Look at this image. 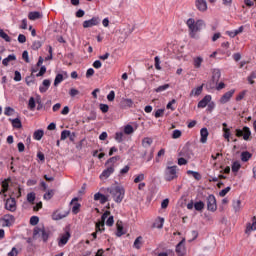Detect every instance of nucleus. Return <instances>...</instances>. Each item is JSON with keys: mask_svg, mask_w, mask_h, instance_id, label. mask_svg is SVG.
Returning a JSON list of instances; mask_svg holds the SVG:
<instances>
[{"mask_svg": "<svg viewBox=\"0 0 256 256\" xmlns=\"http://www.w3.org/2000/svg\"><path fill=\"white\" fill-rule=\"evenodd\" d=\"M186 25L188 27L189 37H191V39H199V34L197 33L205 27V21L201 19L195 21V19L189 18L186 21Z\"/></svg>", "mask_w": 256, "mask_h": 256, "instance_id": "f257e3e1", "label": "nucleus"}, {"mask_svg": "<svg viewBox=\"0 0 256 256\" xmlns=\"http://www.w3.org/2000/svg\"><path fill=\"white\" fill-rule=\"evenodd\" d=\"M109 193L112 195L115 203H121L125 199V188L123 186L110 188Z\"/></svg>", "mask_w": 256, "mask_h": 256, "instance_id": "f03ea898", "label": "nucleus"}, {"mask_svg": "<svg viewBox=\"0 0 256 256\" xmlns=\"http://www.w3.org/2000/svg\"><path fill=\"white\" fill-rule=\"evenodd\" d=\"M70 239H71V228H69V226H66L64 228V231L60 233L57 238L58 247H65V245L69 243Z\"/></svg>", "mask_w": 256, "mask_h": 256, "instance_id": "7ed1b4c3", "label": "nucleus"}, {"mask_svg": "<svg viewBox=\"0 0 256 256\" xmlns=\"http://www.w3.org/2000/svg\"><path fill=\"white\" fill-rule=\"evenodd\" d=\"M49 235V230H45V227L43 226L41 228L35 227L33 230V239H39V237H41L44 243H47V241H49Z\"/></svg>", "mask_w": 256, "mask_h": 256, "instance_id": "20e7f679", "label": "nucleus"}, {"mask_svg": "<svg viewBox=\"0 0 256 256\" xmlns=\"http://www.w3.org/2000/svg\"><path fill=\"white\" fill-rule=\"evenodd\" d=\"M164 178L166 181L177 179V166H167L164 172Z\"/></svg>", "mask_w": 256, "mask_h": 256, "instance_id": "39448f33", "label": "nucleus"}, {"mask_svg": "<svg viewBox=\"0 0 256 256\" xmlns=\"http://www.w3.org/2000/svg\"><path fill=\"white\" fill-rule=\"evenodd\" d=\"M236 137H243L244 141L251 139V129L244 126L243 129H236Z\"/></svg>", "mask_w": 256, "mask_h": 256, "instance_id": "423d86ee", "label": "nucleus"}, {"mask_svg": "<svg viewBox=\"0 0 256 256\" xmlns=\"http://www.w3.org/2000/svg\"><path fill=\"white\" fill-rule=\"evenodd\" d=\"M207 209L212 213H215V211H217V199L213 194H210L207 197Z\"/></svg>", "mask_w": 256, "mask_h": 256, "instance_id": "0eeeda50", "label": "nucleus"}, {"mask_svg": "<svg viewBox=\"0 0 256 256\" xmlns=\"http://www.w3.org/2000/svg\"><path fill=\"white\" fill-rule=\"evenodd\" d=\"M113 225L115 221L113 220V216L111 215V212L106 211L102 217H101V223H96V225Z\"/></svg>", "mask_w": 256, "mask_h": 256, "instance_id": "6e6552de", "label": "nucleus"}, {"mask_svg": "<svg viewBox=\"0 0 256 256\" xmlns=\"http://www.w3.org/2000/svg\"><path fill=\"white\" fill-rule=\"evenodd\" d=\"M101 23L99 17H92L90 20H85L83 22L84 29H89V27H95Z\"/></svg>", "mask_w": 256, "mask_h": 256, "instance_id": "1a4fd4ad", "label": "nucleus"}, {"mask_svg": "<svg viewBox=\"0 0 256 256\" xmlns=\"http://www.w3.org/2000/svg\"><path fill=\"white\" fill-rule=\"evenodd\" d=\"M71 205V209H72V213L73 215H77V213H79L81 211V204L79 203V198L75 197L71 200L70 202Z\"/></svg>", "mask_w": 256, "mask_h": 256, "instance_id": "9d476101", "label": "nucleus"}, {"mask_svg": "<svg viewBox=\"0 0 256 256\" xmlns=\"http://www.w3.org/2000/svg\"><path fill=\"white\" fill-rule=\"evenodd\" d=\"M233 95H235V89H232V90L224 93L222 95V97L220 98L219 102L222 105H225V103H229L231 101V97H233Z\"/></svg>", "mask_w": 256, "mask_h": 256, "instance_id": "9b49d317", "label": "nucleus"}, {"mask_svg": "<svg viewBox=\"0 0 256 256\" xmlns=\"http://www.w3.org/2000/svg\"><path fill=\"white\" fill-rule=\"evenodd\" d=\"M67 215H69V211H65V210H56L53 214H52V219L54 221H60V219H65V217H67Z\"/></svg>", "mask_w": 256, "mask_h": 256, "instance_id": "f8f14e48", "label": "nucleus"}, {"mask_svg": "<svg viewBox=\"0 0 256 256\" xmlns=\"http://www.w3.org/2000/svg\"><path fill=\"white\" fill-rule=\"evenodd\" d=\"M195 7L200 13H205L208 9L207 0H195Z\"/></svg>", "mask_w": 256, "mask_h": 256, "instance_id": "ddd939ff", "label": "nucleus"}, {"mask_svg": "<svg viewBox=\"0 0 256 256\" xmlns=\"http://www.w3.org/2000/svg\"><path fill=\"white\" fill-rule=\"evenodd\" d=\"M113 173H115V169L113 168V166H107V168L103 170V172L100 174V179H109V177H111Z\"/></svg>", "mask_w": 256, "mask_h": 256, "instance_id": "4468645a", "label": "nucleus"}, {"mask_svg": "<svg viewBox=\"0 0 256 256\" xmlns=\"http://www.w3.org/2000/svg\"><path fill=\"white\" fill-rule=\"evenodd\" d=\"M5 207L8 211H16L17 210V202L15 201V198H9L6 200Z\"/></svg>", "mask_w": 256, "mask_h": 256, "instance_id": "2eb2a0df", "label": "nucleus"}, {"mask_svg": "<svg viewBox=\"0 0 256 256\" xmlns=\"http://www.w3.org/2000/svg\"><path fill=\"white\" fill-rule=\"evenodd\" d=\"M243 31H245V26H240L236 30L226 31V35L231 37V39H235V37H237V35H240V33H243Z\"/></svg>", "mask_w": 256, "mask_h": 256, "instance_id": "dca6fc26", "label": "nucleus"}, {"mask_svg": "<svg viewBox=\"0 0 256 256\" xmlns=\"http://www.w3.org/2000/svg\"><path fill=\"white\" fill-rule=\"evenodd\" d=\"M222 131H223V137L225 140H227V142L229 143V141H231V128L227 127V123H223L222 124Z\"/></svg>", "mask_w": 256, "mask_h": 256, "instance_id": "f3484780", "label": "nucleus"}, {"mask_svg": "<svg viewBox=\"0 0 256 256\" xmlns=\"http://www.w3.org/2000/svg\"><path fill=\"white\" fill-rule=\"evenodd\" d=\"M176 253L178 256L185 255V239H182L177 245H176Z\"/></svg>", "mask_w": 256, "mask_h": 256, "instance_id": "a211bd4d", "label": "nucleus"}, {"mask_svg": "<svg viewBox=\"0 0 256 256\" xmlns=\"http://www.w3.org/2000/svg\"><path fill=\"white\" fill-rule=\"evenodd\" d=\"M211 95H206L202 100L198 102L199 109H205L209 103H211Z\"/></svg>", "mask_w": 256, "mask_h": 256, "instance_id": "6ab92c4d", "label": "nucleus"}, {"mask_svg": "<svg viewBox=\"0 0 256 256\" xmlns=\"http://www.w3.org/2000/svg\"><path fill=\"white\" fill-rule=\"evenodd\" d=\"M50 87H51V80L45 79L43 80L42 85H40L39 91L40 93H47Z\"/></svg>", "mask_w": 256, "mask_h": 256, "instance_id": "aec40b11", "label": "nucleus"}, {"mask_svg": "<svg viewBox=\"0 0 256 256\" xmlns=\"http://www.w3.org/2000/svg\"><path fill=\"white\" fill-rule=\"evenodd\" d=\"M94 201H99L101 205H105V203L109 201V198L106 195L98 192L94 195Z\"/></svg>", "mask_w": 256, "mask_h": 256, "instance_id": "412c9836", "label": "nucleus"}, {"mask_svg": "<svg viewBox=\"0 0 256 256\" xmlns=\"http://www.w3.org/2000/svg\"><path fill=\"white\" fill-rule=\"evenodd\" d=\"M209 137V130L207 128H202L200 130V143H207Z\"/></svg>", "mask_w": 256, "mask_h": 256, "instance_id": "4be33fe9", "label": "nucleus"}, {"mask_svg": "<svg viewBox=\"0 0 256 256\" xmlns=\"http://www.w3.org/2000/svg\"><path fill=\"white\" fill-rule=\"evenodd\" d=\"M203 93V85L193 88L190 92V97H199Z\"/></svg>", "mask_w": 256, "mask_h": 256, "instance_id": "5701e85b", "label": "nucleus"}, {"mask_svg": "<svg viewBox=\"0 0 256 256\" xmlns=\"http://www.w3.org/2000/svg\"><path fill=\"white\" fill-rule=\"evenodd\" d=\"M9 179H5L1 182V189H0V195H3L9 191Z\"/></svg>", "mask_w": 256, "mask_h": 256, "instance_id": "b1692460", "label": "nucleus"}, {"mask_svg": "<svg viewBox=\"0 0 256 256\" xmlns=\"http://www.w3.org/2000/svg\"><path fill=\"white\" fill-rule=\"evenodd\" d=\"M219 79H221V70L215 68L212 70V80L214 83H219Z\"/></svg>", "mask_w": 256, "mask_h": 256, "instance_id": "393cba45", "label": "nucleus"}, {"mask_svg": "<svg viewBox=\"0 0 256 256\" xmlns=\"http://www.w3.org/2000/svg\"><path fill=\"white\" fill-rule=\"evenodd\" d=\"M193 65L195 69H200L201 65H203V57L197 56L193 58Z\"/></svg>", "mask_w": 256, "mask_h": 256, "instance_id": "a878e982", "label": "nucleus"}, {"mask_svg": "<svg viewBox=\"0 0 256 256\" xmlns=\"http://www.w3.org/2000/svg\"><path fill=\"white\" fill-rule=\"evenodd\" d=\"M120 157L119 156H113L110 159L107 160L106 165L107 167H113L115 169V164L117 161H119Z\"/></svg>", "mask_w": 256, "mask_h": 256, "instance_id": "bb28decb", "label": "nucleus"}, {"mask_svg": "<svg viewBox=\"0 0 256 256\" xmlns=\"http://www.w3.org/2000/svg\"><path fill=\"white\" fill-rule=\"evenodd\" d=\"M9 121L12 123V127H14V129H21L23 127V124H21V119L19 118L9 119Z\"/></svg>", "mask_w": 256, "mask_h": 256, "instance_id": "cd10ccee", "label": "nucleus"}, {"mask_svg": "<svg viewBox=\"0 0 256 256\" xmlns=\"http://www.w3.org/2000/svg\"><path fill=\"white\" fill-rule=\"evenodd\" d=\"M41 17L42 15L37 11L28 14V19H30V21H37V19H41Z\"/></svg>", "mask_w": 256, "mask_h": 256, "instance_id": "c85d7f7f", "label": "nucleus"}, {"mask_svg": "<svg viewBox=\"0 0 256 256\" xmlns=\"http://www.w3.org/2000/svg\"><path fill=\"white\" fill-rule=\"evenodd\" d=\"M15 59H17L15 54H10V55H8V57H6L2 60V65H4V67H7V65H9V62L15 61Z\"/></svg>", "mask_w": 256, "mask_h": 256, "instance_id": "c756f323", "label": "nucleus"}, {"mask_svg": "<svg viewBox=\"0 0 256 256\" xmlns=\"http://www.w3.org/2000/svg\"><path fill=\"white\" fill-rule=\"evenodd\" d=\"M240 157H241V161H243V163H247V161H249V159H251L252 154L249 151H244L241 153Z\"/></svg>", "mask_w": 256, "mask_h": 256, "instance_id": "7c9ffc66", "label": "nucleus"}, {"mask_svg": "<svg viewBox=\"0 0 256 256\" xmlns=\"http://www.w3.org/2000/svg\"><path fill=\"white\" fill-rule=\"evenodd\" d=\"M43 135H45V132L43 130H36L33 134V138L36 141H41V139H43Z\"/></svg>", "mask_w": 256, "mask_h": 256, "instance_id": "2f4dec72", "label": "nucleus"}, {"mask_svg": "<svg viewBox=\"0 0 256 256\" xmlns=\"http://www.w3.org/2000/svg\"><path fill=\"white\" fill-rule=\"evenodd\" d=\"M4 225H11L13 221H15V218L11 215H5L2 219Z\"/></svg>", "mask_w": 256, "mask_h": 256, "instance_id": "473e14b6", "label": "nucleus"}, {"mask_svg": "<svg viewBox=\"0 0 256 256\" xmlns=\"http://www.w3.org/2000/svg\"><path fill=\"white\" fill-rule=\"evenodd\" d=\"M105 231L104 225H96V231L92 233L93 239H97V233H103Z\"/></svg>", "mask_w": 256, "mask_h": 256, "instance_id": "72a5a7b5", "label": "nucleus"}, {"mask_svg": "<svg viewBox=\"0 0 256 256\" xmlns=\"http://www.w3.org/2000/svg\"><path fill=\"white\" fill-rule=\"evenodd\" d=\"M195 211H203L205 209V203L203 201H198L194 203Z\"/></svg>", "mask_w": 256, "mask_h": 256, "instance_id": "f704fd0d", "label": "nucleus"}, {"mask_svg": "<svg viewBox=\"0 0 256 256\" xmlns=\"http://www.w3.org/2000/svg\"><path fill=\"white\" fill-rule=\"evenodd\" d=\"M121 104L123 107H133V101L131 98H123Z\"/></svg>", "mask_w": 256, "mask_h": 256, "instance_id": "c9c22d12", "label": "nucleus"}, {"mask_svg": "<svg viewBox=\"0 0 256 256\" xmlns=\"http://www.w3.org/2000/svg\"><path fill=\"white\" fill-rule=\"evenodd\" d=\"M239 169H241V163L239 161H234L232 163V173H239Z\"/></svg>", "mask_w": 256, "mask_h": 256, "instance_id": "e433bc0d", "label": "nucleus"}, {"mask_svg": "<svg viewBox=\"0 0 256 256\" xmlns=\"http://www.w3.org/2000/svg\"><path fill=\"white\" fill-rule=\"evenodd\" d=\"M124 133L125 135H132V133H135V129L130 124H127L124 126Z\"/></svg>", "mask_w": 256, "mask_h": 256, "instance_id": "4c0bfd02", "label": "nucleus"}, {"mask_svg": "<svg viewBox=\"0 0 256 256\" xmlns=\"http://www.w3.org/2000/svg\"><path fill=\"white\" fill-rule=\"evenodd\" d=\"M141 245H143V237L139 236L134 241L135 249H141Z\"/></svg>", "mask_w": 256, "mask_h": 256, "instance_id": "58836bf2", "label": "nucleus"}, {"mask_svg": "<svg viewBox=\"0 0 256 256\" xmlns=\"http://www.w3.org/2000/svg\"><path fill=\"white\" fill-rule=\"evenodd\" d=\"M187 175H192L196 181H201V174L199 172H195L193 170H188Z\"/></svg>", "mask_w": 256, "mask_h": 256, "instance_id": "ea45409f", "label": "nucleus"}, {"mask_svg": "<svg viewBox=\"0 0 256 256\" xmlns=\"http://www.w3.org/2000/svg\"><path fill=\"white\" fill-rule=\"evenodd\" d=\"M142 181H145V174L140 173L134 176V183H141Z\"/></svg>", "mask_w": 256, "mask_h": 256, "instance_id": "a19ab883", "label": "nucleus"}, {"mask_svg": "<svg viewBox=\"0 0 256 256\" xmlns=\"http://www.w3.org/2000/svg\"><path fill=\"white\" fill-rule=\"evenodd\" d=\"M35 107H36L35 98L30 97L28 101V109H30V111H35Z\"/></svg>", "mask_w": 256, "mask_h": 256, "instance_id": "79ce46f5", "label": "nucleus"}, {"mask_svg": "<svg viewBox=\"0 0 256 256\" xmlns=\"http://www.w3.org/2000/svg\"><path fill=\"white\" fill-rule=\"evenodd\" d=\"M233 209L235 213H239V211H241V200H236L233 202Z\"/></svg>", "mask_w": 256, "mask_h": 256, "instance_id": "37998d69", "label": "nucleus"}, {"mask_svg": "<svg viewBox=\"0 0 256 256\" xmlns=\"http://www.w3.org/2000/svg\"><path fill=\"white\" fill-rule=\"evenodd\" d=\"M152 144H153V139L149 137H146L142 140L143 147H151Z\"/></svg>", "mask_w": 256, "mask_h": 256, "instance_id": "c03bdc74", "label": "nucleus"}, {"mask_svg": "<svg viewBox=\"0 0 256 256\" xmlns=\"http://www.w3.org/2000/svg\"><path fill=\"white\" fill-rule=\"evenodd\" d=\"M125 233H127L125 228H123V226H121V225H118L117 226V231H116L117 237H122V235H125Z\"/></svg>", "mask_w": 256, "mask_h": 256, "instance_id": "a18cd8bd", "label": "nucleus"}, {"mask_svg": "<svg viewBox=\"0 0 256 256\" xmlns=\"http://www.w3.org/2000/svg\"><path fill=\"white\" fill-rule=\"evenodd\" d=\"M15 113V109H13L12 107L7 106L4 109V115H6V117H11V115H13Z\"/></svg>", "mask_w": 256, "mask_h": 256, "instance_id": "49530a36", "label": "nucleus"}, {"mask_svg": "<svg viewBox=\"0 0 256 256\" xmlns=\"http://www.w3.org/2000/svg\"><path fill=\"white\" fill-rule=\"evenodd\" d=\"M0 37L6 41V43H11V37L5 31L0 30Z\"/></svg>", "mask_w": 256, "mask_h": 256, "instance_id": "de8ad7c7", "label": "nucleus"}, {"mask_svg": "<svg viewBox=\"0 0 256 256\" xmlns=\"http://www.w3.org/2000/svg\"><path fill=\"white\" fill-rule=\"evenodd\" d=\"M170 85L169 84H164L162 86H159L158 88L155 89L156 93H163V91H167L169 89Z\"/></svg>", "mask_w": 256, "mask_h": 256, "instance_id": "09e8293b", "label": "nucleus"}, {"mask_svg": "<svg viewBox=\"0 0 256 256\" xmlns=\"http://www.w3.org/2000/svg\"><path fill=\"white\" fill-rule=\"evenodd\" d=\"M253 231H256V225H248L245 229L246 235H251Z\"/></svg>", "mask_w": 256, "mask_h": 256, "instance_id": "8fccbe9b", "label": "nucleus"}, {"mask_svg": "<svg viewBox=\"0 0 256 256\" xmlns=\"http://www.w3.org/2000/svg\"><path fill=\"white\" fill-rule=\"evenodd\" d=\"M62 82H63V74H58L54 80V87H57V85H59Z\"/></svg>", "mask_w": 256, "mask_h": 256, "instance_id": "3c124183", "label": "nucleus"}, {"mask_svg": "<svg viewBox=\"0 0 256 256\" xmlns=\"http://www.w3.org/2000/svg\"><path fill=\"white\" fill-rule=\"evenodd\" d=\"M123 137H124L123 132H116L115 140L117 141V143H123Z\"/></svg>", "mask_w": 256, "mask_h": 256, "instance_id": "603ef678", "label": "nucleus"}, {"mask_svg": "<svg viewBox=\"0 0 256 256\" xmlns=\"http://www.w3.org/2000/svg\"><path fill=\"white\" fill-rule=\"evenodd\" d=\"M155 61V69H157V71H161V59L159 58V56H156L154 58Z\"/></svg>", "mask_w": 256, "mask_h": 256, "instance_id": "864d4df0", "label": "nucleus"}, {"mask_svg": "<svg viewBox=\"0 0 256 256\" xmlns=\"http://www.w3.org/2000/svg\"><path fill=\"white\" fill-rule=\"evenodd\" d=\"M70 135H71V131L63 130L61 132V141H65V139H67V137H69Z\"/></svg>", "mask_w": 256, "mask_h": 256, "instance_id": "5fc2aeb1", "label": "nucleus"}, {"mask_svg": "<svg viewBox=\"0 0 256 256\" xmlns=\"http://www.w3.org/2000/svg\"><path fill=\"white\" fill-rule=\"evenodd\" d=\"M28 203H34L35 201V192H30L27 194Z\"/></svg>", "mask_w": 256, "mask_h": 256, "instance_id": "6e6d98bb", "label": "nucleus"}, {"mask_svg": "<svg viewBox=\"0 0 256 256\" xmlns=\"http://www.w3.org/2000/svg\"><path fill=\"white\" fill-rule=\"evenodd\" d=\"M183 135L181 130H174L172 133V139H179Z\"/></svg>", "mask_w": 256, "mask_h": 256, "instance_id": "4d7b16f0", "label": "nucleus"}, {"mask_svg": "<svg viewBox=\"0 0 256 256\" xmlns=\"http://www.w3.org/2000/svg\"><path fill=\"white\" fill-rule=\"evenodd\" d=\"M229 191H231V187H229V186L224 188V189H222L219 192L220 197H225V195H227V193H229Z\"/></svg>", "mask_w": 256, "mask_h": 256, "instance_id": "13d9d810", "label": "nucleus"}, {"mask_svg": "<svg viewBox=\"0 0 256 256\" xmlns=\"http://www.w3.org/2000/svg\"><path fill=\"white\" fill-rule=\"evenodd\" d=\"M190 239L188 240L189 242H191V241H195V239H197V237H199V232H197V231H192L191 233H190Z\"/></svg>", "mask_w": 256, "mask_h": 256, "instance_id": "bf43d9fd", "label": "nucleus"}, {"mask_svg": "<svg viewBox=\"0 0 256 256\" xmlns=\"http://www.w3.org/2000/svg\"><path fill=\"white\" fill-rule=\"evenodd\" d=\"M39 223V217L37 216H32L30 218V225H37Z\"/></svg>", "mask_w": 256, "mask_h": 256, "instance_id": "052dcab7", "label": "nucleus"}, {"mask_svg": "<svg viewBox=\"0 0 256 256\" xmlns=\"http://www.w3.org/2000/svg\"><path fill=\"white\" fill-rule=\"evenodd\" d=\"M169 207V199L166 198L161 202V209H167Z\"/></svg>", "mask_w": 256, "mask_h": 256, "instance_id": "680f3d73", "label": "nucleus"}, {"mask_svg": "<svg viewBox=\"0 0 256 256\" xmlns=\"http://www.w3.org/2000/svg\"><path fill=\"white\" fill-rule=\"evenodd\" d=\"M53 198V190H49L47 193L44 194V199H46V201H49V199Z\"/></svg>", "mask_w": 256, "mask_h": 256, "instance_id": "e2e57ef3", "label": "nucleus"}, {"mask_svg": "<svg viewBox=\"0 0 256 256\" xmlns=\"http://www.w3.org/2000/svg\"><path fill=\"white\" fill-rule=\"evenodd\" d=\"M100 111H102V113H107L109 111V105L100 104Z\"/></svg>", "mask_w": 256, "mask_h": 256, "instance_id": "0e129e2a", "label": "nucleus"}, {"mask_svg": "<svg viewBox=\"0 0 256 256\" xmlns=\"http://www.w3.org/2000/svg\"><path fill=\"white\" fill-rule=\"evenodd\" d=\"M107 100L108 101H115V91H110L109 94L107 95Z\"/></svg>", "mask_w": 256, "mask_h": 256, "instance_id": "69168bd1", "label": "nucleus"}, {"mask_svg": "<svg viewBox=\"0 0 256 256\" xmlns=\"http://www.w3.org/2000/svg\"><path fill=\"white\" fill-rule=\"evenodd\" d=\"M21 72H19V71H15L14 72V81H16V82H19V81H21Z\"/></svg>", "mask_w": 256, "mask_h": 256, "instance_id": "338daca9", "label": "nucleus"}, {"mask_svg": "<svg viewBox=\"0 0 256 256\" xmlns=\"http://www.w3.org/2000/svg\"><path fill=\"white\" fill-rule=\"evenodd\" d=\"M19 255V250L17 248L13 247L12 250L8 253V256H17Z\"/></svg>", "mask_w": 256, "mask_h": 256, "instance_id": "774afa93", "label": "nucleus"}]
</instances>
